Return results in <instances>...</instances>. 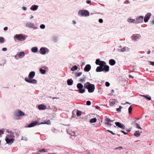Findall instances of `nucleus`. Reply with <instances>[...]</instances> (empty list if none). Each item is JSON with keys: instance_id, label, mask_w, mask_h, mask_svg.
<instances>
[{"instance_id": "obj_1", "label": "nucleus", "mask_w": 154, "mask_h": 154, "mask_svg": "<svg viewBox=\"0 0 154 154\" xmlns=\"http://www.w3.org/2000/svg\"><path fill=\"white\" fill-rule=\"evenodd\" d=\"M109 70V67L108 66H106L104 67L100 66H98L96 69L97 72H101L104 71L105 72H108Z\"/></svg>"}, {"instance_id": "obj_2", "label": "nucleus", "mask_w": 154, "mask_h": 154, "mask_svg": "<svg viewBox=\"0 0 154 154\" xmlns=\"http://www.w3.org/2000/svg\"><path fill=\"white\" fill-rule=\"evenodd\" d=\"M94 85L91 84L89 82H87V89L89 93L93 92L95 89Z\"/></svg>"}, {"instance_id": "obj_3", "label": "nucleus", "mask_w": 154, "mask_h": 154, "mask_svg": "<svg viewBox=\"0 0 154 154\" xmlns=\"http://www.w3.org/2000/svg\"><path fill=\"white\" fill-rule=\"evenodd\" d=\"M77 87L78 90V91L79 93L82 94L84 93L85 91V89L83 88V86L80 83H78L77 85Z\"/></svg>"}, {"instance_id": "obj_4", "label": "nucleus", "mask_w": 154, "mask_h": 154, "mask_svg": "<svg viewBox=\"0 0 154 154\" xmlns=\"http://www.w3.org/2000/svg\"><path fill=\"white\" fill-rule=\"evenodd\" d=\"M14 115L15 116V119H19L18 118V116H24L25 115L24 113L19 110H17L14 112Z\"/></svg>"}, {"instance_id": "obj_5", "label": "nucleus", "mask_w": 154, "mask_h": 154, "mask_svg": "<svg viewBox=\"0 0 154 154\" xmlns=\"http://www.w3.org/2000/svg\"><path fill=\"white\" fill-rule=\"evenodd\" d=\"M78 15L80 17L87 16V10H80L78 12Z\"/></svg>"}, {"instance_id": "obj_6", "label": "nucleus", "mask_w": 154, "mask_h": 154, "mask_svg": "<svg viewBox=\"0 0 154 154\" xmlns=\"http://www.w3.org/2000/svg\"><path fill=\"white\" fill-rule=\"evenodd\" d=\"M105 124L106 125L111 126L112 125V124L109 123V122H113L114 120H112L107 117V116H106L105 118Z\"/></svg>"}, {"instance_id": "obj_7", "label": "nucleus", "mask_w": 154, "mask_h": 154, "mask_svg": "<svg viewBox=\"0 0 154 154\" xmlns=\"http://www.w3.org/2000/svg\"><path fill=\"white\" fill-rule=\"evenodd\" d=\"M25 80L26 82L30 83L35 84L37 83V81L35 79H29L28 78L26 77L25 78Z\"/></svg>"}, {"instance_id": "obj_8", "label": "nucleus", "mask_w": 154, "mask_h": 154, "mask_svg": "<svg viewBox=\"0 0 154 154\" xmlns=\"http://www.w3.org/2000/svg\"><path fill=\"white\" fill-rule=\"evenodd\" d=\"M25 55V54L24 51H22L20 52L17 53V54L15 56V58L16 59H17V56H18L19 58H23Z\"/></svg>"}, {"instance_id": "obj_9", "label": "nucleus", "mask_w": 154, "mask_h": 154, "mask_svg": "<svg viewBox=\"0 0 154 154\" xmlns=\"http://www.w3.org/2000/svg\"><path fill=\"white\" fill-rule=\"evenodd\" d=\"M15 37L18 40L20 41H23L25 39V36L21 34L16 35H15Z\"/></svg>"}, {"instance_id": "obj_10", "label": "nucleus", "mask_w": 154, "mask_h": 154, "mask_svg": "<svg viewBox=\"0 0 154 154\" xmlns=\"http://www.w3.org/2000/svg\"><path fill=\"white\" fill-rule=\"evenodd\" d=\"M26 26L29 28L36 29L34 27V24L32 22H28L26 24Z\"/></svg>"}, {"instance_id": "obj_11", "label": "nucleus", "mask_w": 154, "mask_h": 154, "mask_svg": "<svg viewBox=\"0 0 154 154\" xmlns=\"http://www.w3.org/2000/svg\"><path fill=\"white\" fill-rule=\"evenodd\" d=\"M115 125L116 126L119 127L122 129H125V126L123 124L120 123V122H116L115 123Z\"/></svg>"}, {"instance_id": "obj_12", "label": "nucleus", "mask_w": 154, "mask_h": 154, "mask_svg": "<svg viewBox=\"0 0 154 154\" xmlns=\"http://www.w3.org/2000/svg\"><path fill=\"white\" fill-rule=\"evenodd\" d=\"M14 139L13 138H5V141L6 143L9 145L12 144L14 142Z\"/></svg>"}, {"instance_id": "obj_13", "label": "nucleus", "mask_w": 154, "mask_h": 154, "mask_svg": "<svg viewBox=\"0 0 154 154\" xmlns=\"http://www.w3.org/2000/svg\"><path fill=\"white\" fill-rule=\"evenodd\" d=\"M135 19L136 23H141L143 22V17L142 16H140L138 18Z\"/></svg>"}, {"instance_id": "obj_14", "label": "nucleus", "mask_w": 154, "mask_h": 154, "mask_svg": "<svg viewBox=\"0 0 154 154\" xmlns=\"http://www.w3.org/2000/svg\"><path fill=\"white\" fill-rule=\"evenodd\" d=\"M151 14L150 13H147L145 16L144 18V21L146 23L147 22L150 18Z\"/></svg>"}, {"instance_id": "obj_15", "label": "nucleus", "mask_w": 154, "mask_h": 154, "mask_svg": "<svg viewBox=\"0 0 154 154\" xmlns=\"http://www.w3.org/2000/svg\"><path fill=\"white\" fill-rule=\"evenodd\" d=\"M48 49L45 48H42L40 49L41 53L42 54H45L46 52L48 53Z\"/></svg>"}, {"instance_id": "obj_16", "label": "nucleus", "mask_w": 154, "mask_h": 154, "mask_svg": "<svg viewBox=\"0 0 154 154\" xmlns=\"http://www.w3.org/2000/svg\"><path fill=\"white\" fill-rule=\"evenodd\" d=\"M35 72L34 71H32L28 75V78L29 79H31L33 78L35 76Z\"/></svg>"}, {"instance_id": "obj_17", "label": "nucleus", "mask_w": 154, "mask_h": 154, "mask_svg": "<svg viewBox=\"0 0 154 154\" xmlns=\"http://www.w3.org/2000/svg\"><path fill=\"white\" fill-rule=\"evenodd\" d=\"M38 122L37 121H35L34 122H32L28 125V127L30 128L34 127L38 124Z\"/></svg>"}, {"instance_id": "obj_18", "label": "nucleus", "mask_w": 154, "mask_h": 154, "mask_svg": "<svg viewBox=\"0 0 154 154\" xmlns=\"http://www.w3.org/2000/svg\"><path fill=\"white\" fill-rule=\"evenodd\" d=\"M38 6L36 5H32L30 8V10L33 11H35L38 9Z\"/></svg>"}, {"instance_id": "obj_19", "label": "nucleus", "mask_w": 154, "mask_h": 154, "mask_svg": "<svg viewBox=\"0 0 154 154\" xmlns=\"http://www.w3.org/2000/svg\"><path fill=\"white\" fill-rule=\"evenodd\" d=\"M75 112L76 113V115L78 116H80L82 115V112L78 110H73L72 112V113L74 114Z\"/></svg>"}, {"instance_id": "obj_20", "label": "nucleus", "mask_w": 154, "mask_h": 154, "mask_svg": "<svg viewBox=\"0 0 154 154\" xmlns=\"http://www.w3.org/2000/svg\"><path fill=\"white\" fill-rule=\"evenodd\" d=\"M38 108L39 110H45L46 109V107L45 105L41 104L38 106Z\"/></svg>"}, {"instance_id": "obj_21", "label": "nucleus", "mask_w": 154, "mask_h": 154, "mask_svg": "<svg viewBox=\"0 0 154 154\" xmlns=\"http://www.w3.org/2000/svg\"><path fill=\"white\" fill-rule=\"evenodd\" d=\"M40 124H47L48 125H50L51 124V123L50 121L48 120L47 121H44L43 122H42L38 125Z\"/></svg>"}, {"instance_id": "obj_22", "label": "nucleus", "mask_w": 154, "mask_h": 154, "mask_svg": "<svg viewBox=\"0 0 154 154\" xmlns=\"http://www.w3.org/2000/svg\"><path fill=\"white\" fill-rule=\"evenodd\" d=\"M140 36L139 35H133L132 36V39L134 41H136L137 40Z\"/></svg>"}, {"instance_id": "obj_23", "label": "nucleus", "mask_w": 154, "mask_h": 154, "mask_svg": "<svg viewBox=\"0 0 154 154\" xmlns=\"http://www.w3.org/2000/svg\"><path fill=\"white\" fill-rule=\"evenodd\" d=\"M134 135L136 137H140V134L139 130L136 131L134 133Z\"/></svg>"}, {"instance_id": "obj_24", "label": "nucleus", "mask_w": 154, "mask_h": 154, "mask_svg": "<svg viewBox=\"0 0 154 154\" xmlns=\"http://www.w3.org/2000/svg\"><path fill=\"white\" fill-rule=\"evenodd\" d=\"M109 64L111 66L114 65L116 63L115 61L113 59H110L109 61Z\"/></svg>"}, {"instance_id": "obj_25", "label": "nucleus", "mask_w": 154, "mask_h": 154, "mask_svg": "<svg viewBox=\"0 0 154 154\" xmlns=\"http://www.w3.org/2000/svg\"><path fill=\"white\" fill-rule=\"evenodd\" d=\"M67 83L68 85H71L73 84V81L72 79H68L67 80Z\"/></svg>"}, {"instance_id": "obj_26", "label": "nucleus", "mask_w": 154, "mask_h": 154, "mask_svg": "<svg viewBox=\"0 0 154 154\" xmlns=\"http://www.w3.org/2000/svg\"><path fill=\"white\" fill-rule=\"evenodd\" d=\"M140 95L142 97H145L147 100H151V98L149 96V95Z\"/></svg>"}, {"instance_id": "obj_27", "label": "nucleus", "mask_w": 154, "mask_h": 154, "mask_svg": "<svg viewBox=\"0 0 154 154\" xmlns=\"http://www.w3.org/2000/svg\"><path fill=\"white\" fill-rule=\"evenodd\" d=\"M14 134H8L6 138H13L14 137Z\"/></svg>"}, {"instance_id": "obj_28", "label": "nucleus", "mask_w": 154, "mask_h": 154, "mask_svg": "<svg viewBox=\"0 0 154 154\" xmlns=\"http://www.w3.org/2000/svg\"><path fill=\"white\" fill-rule=\"evenodd\" d=\"M38 51V48L37 47H34L31 49V51L33 53H36Z\"/></svg>"}, {"instance_id": "obj_29", "label": "nucleus", "mask_w": 154, "mask_h": 154, "mask_svg": "<svg viewBox=\"0 0 154 154\" xmlns=\"http://www.w3.org/2000/svg\"><path fill=\"white\" fill-rule=\"evenodd\" d=\"M106 63L104 61H101L99 65L100 67H104L105 66H106Z\"/></svg>"}, {"instance_id": "obj_30", "label": "nucleus", "mask_w": 154, "mask_h": 154, "mask_svg": "<svg viewBox=\"0 0 154 154\" xmlns=\"http://www.w3.org/2000/svg\"><path fill=\"white\" fill-rule=\"evenodd\" d=\"M128 22L129 23H136L135 19H129Z\"/></svg>"}, {"instance_id": "obj_31", "label": "nucleus", "mask_w": 154, "mask_h": 154, "mask_svg": "<svg viewBox=\"0 0 154 154\" xmlns=\"http://www.w3.org/2000/svg\"><path fill=\"white\" fill-rule=\"evenodd\" d=\"M97 120V119L96 118H94L91 119L90 120V122L91 123H95L96 122Z\"/></svg>"}, {"instance_id": "obj_32", "label": "nucleus", "mask_w": 154, "mask_h": 154, "mask_svg": "<svg viewBox=\"0 0 154 154\" xmlns=\"http://www.w3.org/2000/svg\"><path fill=\"white\" fill-rule=\"evenodd\" d=\"M78 68L75 65L73 67H72V68H71V70L72 71H74L75 70H77L78 69Z\"/></svg>"}, {"instance_id": "obj_33", "label": "nucleus", "mask_w": 154, "mask_h": 154, "mask_svg": "<svg viewBox=\"0 0 154 154\" xmlns=\"http://www.w3.org/2000/svg\"><path fill=\"white\" fill-rule=\"evenodd\" d=\"M39 71L41 73L43 74H45L46 72V71L45 70L42 69H40L39 70Z\"/></svg>"}, {"instance_id": "obj_34", "label": "nucleus", "mask_w": 154, "mask_h": 154, "mask_svg": "<svg viewBox=\"0 0 154 154\" xmlns=\"http://www.w3.org/2000/svg\"><path fill=\"white\" fill-rule=\"evenodd\" d=\"M101 61L99 59H97L96 60L95 63L97 65H99Z\"/></svg>"}, {"instance_id": "obj_35", "label": "nucleus", "mask_w": 154, "mask_h": 154, "mask_svg": "<svg viewBox=\"0 0 154 154\" xmlns=\"http://www.w3.org/2000/svg\"><path fill=\"white\" fill-rule=\"evenodd\" d=\"M57 38L56 36H54L53 37L52 40L54 42H56L57 41Z\"/></svg>"}, {"instance_id": "obj_36", "label": "nucleus", "mask_w": 154, "mask_h": 154, "mask_svg": "<svg viewBox=\"0 0 154 154\" xmlns=\"http://www.w3.org/2000/svg\"><path fill=\"white\" fill-rule=\"evenodd\" d=\"M5 39L4 38L2 37H0V42L3 43L4 42Z\"/></svg>"}, {"instance_id": "obj_37", "label": "nucleus", "mask_w": 154, "mask_h": 154, "mask_svg": "<svg viewBox=\"0 0 154 154\" xmlns=\"http://www.w3.org/2000/svg\"><path fill=\"white\" fill-rule=\"evenodd\" d=\"M123 149V148L122 146H120L118 147H116L115 148H114V150H117L119 149V150H121V149Z\"/></svg>"}, {"instance_id": "obj_38", "label": "nucleus", "mask_w": 154, "mask_h": 154, "mask_svg": "<svg viewBox=\"0 0 154 154\" xmlns=\"http://www.w3.org/2000/svg\"><path fill=\"white\" fill-rule=\"evenodd\" d=\"M132 109V108L131 106H130L128 108V112L129 113H131Z\"/></svg>"}, {"instance_id": "obj_39", "label": "nucleus", "mask_w": 154, "mask_h": 154, "mask_svg": "<svg viewBox=\"0 0 154 154\" xmlns=\"http://www.w3.org/2000/svg\"><path fill=\"white\" fill-rule=\"evenodd\" d=\"M40 27L41 29H44L45 28V26L44 24H42L40 25Z\"/></svg>"}, {"instance_id": "obj_40", "label": "nucleus", "mask_w": 154, "mask_h": 154, "mask_svg": "<svg viewBox=\"0 0 154 154\" xmlns=\"http://www.w3.org/2000/svg\"><path fill=\"white\" fill-rule=\"evenodd\" d=\"M91 66L90 64H87V72L89 71L91 69Z\"/></svg>"}, {"instance_id": "obj_41", "label": "nucleus", "mask_w": 154, "mask_h": 154, "mask_svg": "<svg viewBox=\"0 0 154 154\" xmlns=\"http://www.w3.org/2000/svg\"><path fill=\"white\" fill-rule=\"evenodd\" d=\"M135 125L136 126V127L137 128L139 129H142V128L140 127V126H139V125L138 123H136Z\"/></svg>"}, {"instance_id": "obj_42", "label": "nucleus", "mask_w": 154, "mask_h": 154, "mask_svg": "<svg viewBox=\"0 0 154 154\" xmlns=\"http://www.w3.org/2000/svg\"><path fill=\"white\" fill-rule=\"evenodd\" d=\"M21 140H25V141H27L28 140V139L26 137H22Z\"/></svg>"}, {"instance_id": "obj_43", "label": "nucleus", "mask_w": 154, "mask_h": 154, "mask_svg": "<svg viewBox=\"0 0 154 154\" xmlns=\"http://www.w3.org/2000/svg\"><path fill=\"white\" fill-rule=\"evenodd\" d=\"M75 131H73L72 132L71 134V135L73 136H75Z\"/></svg>"}, {"instance_id": "obj_44", "label": "nucleus", "mask_w": 154, "mask_h": 154, "mask_svg": "<svg viewBox=\"0 0 154 154\" xmlns=\"http://www.w3.org/2000/svg\"><path fill=\"white\" fill-rule=\"evenodd\" d=\"M82 74V72H79L77 74H76V76L77 77H79Z\"/></svg>"}, {"instance_id": "obj_45", "label": "nucleus", "mask_w": 154, "mask_h": 154, "mask_svg": "<svg viewBox=\"0 0 154 154\" xmlns=\"http://www.w3.org/2000/svg\"><path fill=\"white\" fill-rule=\"evenodd\" d=\"M85 80V78H83L81 79L80 80V81L81 82H83Z\"/></svg>"}, {"instance_id": "obj_46", "label": "nucleus", "mask_w": 154, "mask_h": 154, "mask_svg": "<svg viewBox=\"0 0 154 154\" xmlns=\"http://www.w3.org/2000/svg\"><path fill=\"white\" fill-rule=\"evenodd\" d=\"M39 151L41 152H47L46 151H45L44 149H43L39 150Z\"/></svg>"}, {"instance_id": "obj_47", "label": "nucleus", "mask_w": 154, "mask_h": 154, "mask_svg": "<svg viewBox=\"0 0 154 154\" xmlns=\"http://www.w3.org/2000/svg\"><path fill=\"white\" fill-rule=\"evenodd\" d=\"M106 86L107 87H109L110 85V83L108 82H106L105 83Z\"/></svg>"}, {"instance_id": "obj_48", "label": "nucleus", "mask_w": 154, "mask_h": 154, "mask_svg": "<svg viewBox=\"0 0 154 154\" xmlns=\"http://www.w3.org/2000/svg\"><path fill=\"white\" fill-rule=\"evenodd\" d=\"M150 63V64L153 66H154V62L149 61Z\"/></svg>"}, {"instance_id": "obj_49", "label": "nucleus", "mask_w": 154, "mask_h": 154, "mask_svg": "<svg viewBox=\"0 0 154 154\" xmlns=\"http://www.w3.org/2000/svg\"><path fill=\"white\" fill-rule=\"evenodd\" d=\"M7 132L9 133V134H14L12 131H9L8 130H7Z\"/></svg>"}, {"instance_id": "obj_50", "label": "nucleus", "mask_w": 154, "mask_h": 154, "mask_svg": "<svg viewBox=\"0 0 154 154\" xmlns=\"http://www.w3.org/2000/svg\"><path fill=\"white\" fill-rule=\"evenodd\" d=\"M126 50V49L125 48H123L121 50V51L122 52L125 51Z\"/></svg>"}, {"instance_id": "obj_51", "label": "nucleus", "mask_w": 154, "mask_h": 154, "mask_svg": "<svg viewBox=\"0 0 154 154\" xmlns=\"http://www.w3.org/2000/svg\"><path fill=\"white\" fill-rule=\"evenodd\" d=\"M116 110L118 112H119L121 111V109L120 108H117Z\"/></svg>"}, {"instance_id": "obj_52", "label": "nucleus", "mask_w": 154, "mask_h": 154, "mask_svg": "<svg viewBox=\"0 0 154 154\" xmlns=\"http://www.w3.org/2000/svg\"><path fill=\"white\" fill-rule=\"evenodd\" d=\"M91 104V102L90 101H87V105H90Z\"/></svg>"}, {"instance_id": "obj_53", "label": "nucleus", "mask_w": 154, "mask_h": 154, "mask_svg": "<svg viewBox=\"0 0 154 154\" xmlns=\"http://www.w3.org/2000/svg\"><path fill=\"white\" fill-rule=\"evenodd\" d=\"M22 8V9L24 11H26L27 10V8L25 6L23 7Z\"/></svg>"}, {"instance_id": "obj_54", "label": "nucleus", "mask_w": 154, "mask_h": 154, "mask_svg": "<svg viewBox=\"0 0 154 154\" xmlns=\"http://www.w3.org/2000/svg\"><path fill=\"white\" fill-rule=\"evenodd\" d=\"M103 20L102 19H100L99 20V22L100 23H103Z\"/></svg>"}, {"instance_id": "obj_55", "label": "nucleus", "mask_w": 154, "mask_h": 154, "mask_svg": "<svg viewBox=\"0 0 154 154\" xmlns=\"http://www.w3.org/2000/svg\"><path fill=\"white\" fill-rule=\"evenodd\" d=\"M2 50L3 51H6L7 50V48H2Z\"/></svg>"}, {"instance_id": "obj_56", "label": "nucleus", "mask_w": 154, "mask_h": 154, "mask_svg": "<svg viewBox=\"0 0 154 154\" xmlns=\"http://www.w3.org/2000/svg\"><path fill=\"white\" fill-rule=\"evenodd\" d=\"M8 29V28L7 27H5L4 28V31H6V30H7Z\"/></svg>"}, {"instance_id": "obj_57", "label": "nucleus", "mask_w": 154, "mask_h": 154, "mask_svg": "<svg viewBox=\"0 0 154 154\" xmlns=\"http://www.w3.org/2000/svg\"><path fill=\"white\" fill-rule=\"evenodd\" d=\"M121 132H122V133H123L124 134H128L127 133L124 131H121Z\"/></svg>"}, {"instance_id": "obj_58", "label": "nucleus", "mask_w": 154, "mask_h": 154, "mask_svg": "<svg viewBox=\"0 0 154 154\" xmlns=\"http://www.w3.org/2000/svg\"><path fill=\"white\" fill-rule=\"evenodd\" d=\"M84 70L85 72H87V65H86L84 68Z\"/></svg>"}, {"instance_id": "obj_59", "label": "nucleus", "mask_w": 154, "mask_h": 154, "mask_svg": "<svg viewBox=\"0 0 154 154\" xmlns=\"http://www.w3.org/2000/svg\"><path fill=\"white\" fill-rule=\"evenodd\" d=\"M95 108L97 109H100V107L98 106H96L95 107Z\"/></svg>"}, {"instance_id": "obj_60", "label": "nucleus", "mask_w": 154, "mask_h": 154, "mask_svg": "<svg viewBox=\"0 0 154 154\" xmlns=\"http://www.w3.org/2000/svg\"><path fill=\"white\" fill-rule=\"evenodd\" d=\"M91 2L90 0H87V4H90Z\"/></svg>"}, {"instance_id": "obj_61", "label": "nucleus", "mask_w": 154, "mask_h": 154, "mask_svg": "<svg viewBox=\"0 0 154 154\" xmlns=\"http://www.w3.org/2000/svg\"><path fill=\"white\" fill-rule=\"evenodd\" d=\"M131 104V103H129L128 102H126L125 103V104L122 103V104L124 105V104Z\"/></svg>"}, {"instance_id": "obj_62", "label": "nucleus", "mask_w": 154, "mask_h": 154, "mask_svg": "<svg viewBox=\"0 0 154 154\" xmlns=\"http://www.w3.org/2000/svg\"><path fill=\"white\" fill-rule=\"evenodd\" d=\"M150 52H151L150 51V50H149V51H148L147 53V54H150Z\"/></svg>"}, {"instance_id": "obj_63", "label": "nucleus", "mask_w": 154, "mask_h": 154, "mask_svg": "<svg viewBox=\"0 0 154 154\" xmlns=\"http://www.w3.org/2000/svg\"><path fill=\"white\" fill-rule=\"evenodd\" d=\"M152 24H154V18L153 20H152Z\"/></svg>"}, {"instance_id": "obj_64", "label": "nucleus", "mask_w": 154, "mask_h": 154, "mask_svg": "<svg viewBox=\"0 0 154 154\" xmlns=\"http://www.w3.org/2000/svg\"><path fill=\"white\" fill-rule=\"evenodd\" d=\"M73 22L75 24L76 23V22L74 20H73Z\"/></svg>"}]
</instances>
